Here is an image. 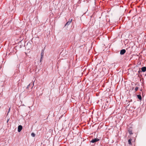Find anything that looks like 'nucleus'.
Segmentation results:
<instances>
[{"label": "nucleus", "instance_id": "7ed1b4c3", "mask_svg": "<svg viewBox=\"0 0 146 146\" xmlns=\"http://www.w3.org/2000/svg\"><path fill=\"white\" fill-rule=\"evenodd\" d=\"M99 139H94L92 140L91 141V142L93 143H94L98 141H99Z\"/></svg>", "mask_w": 146, "mask_h": 146}, {"label": "nucleus", "instance_id": "ddd939ff", "mask_svg": "<svg viewBox=\"0 0 146 146\" xmlns=\"http://www.w3.org/2000/svg\"><path fill=\"white\" fill-rule=\"evenodd\" d=\"M30 84H29V85L27 87V88H28L29 86H30Z\"/></svg>", "mask_w": 146, "mask_h": 146}, {"label": "nucleus", "instance_id": "20e7f679", "mask_svg": "<svg viewBox=\"0 0 146 146\" xmlns=\"http://www.w3.org/2000/svg\"><path fill=\"white\" fill-rule=\"evenodd\" d=\"M44 50H42L41 52V53L40 55L41 56V58L40 59V62H41V60L42 59L43 55H44Z\"/></svg>", "mask_w": 146, "mask_h": 146}, {"label": "nucleus", "instance_id": "9d476101", "mask_svg": "<svg viewBox=\"0 0 146 146\" xmlns=\"http://www.w3.org/2000/svg\"><path fill=\"white\" fill-rule=\"evenodd\" d=\"M129 133L130 134H132V131L131 130H129Z\"/></svg>", "mask_w": 146, "mask_h": 146}, {"label": "nucleus", "instance_id": "f257e3e1", "mask_svg": "<svg viewBox=\"0 0 146 146\" xmlns=\"http://www.w3.org/2000/svg\"><path fill=\"white\" fill-rule=\"evenodd\" d=\"M72 19H70L69 20V21L67 22L66 24L65 25V26H68L69 25L70 23L72 22Z\"/></svg>", "mask_w": 146, "mask_h": 146}, {"label": "nucleus", "instance_id": "f03ea898", "mask_svg": "<svg viewBox=\"0 0 146 146\" xmlns=\"http://www.w3.org/2000/svg\"><path fill=\"white\" fill-rule=\"evenodd\" d=\"M23 129V127L21 125H19L18 127V131L20 132Z\"/></svg>", "mask_w": 146, "mask_h": 146}, {"label": "nucleus", "instance_id": "1a4fd4ad", "mask_svg": "<svg viewBox=\"0 0 146 146\" xmlns=\"http://www.w3.org/2000/svg\"><path fill=\"white\" fill-rule=\"evenodd\" d=\"M31 135L33 137H34L35 136V134L34 133H31Z\"/></svg>", "mask_w": 146, "mask_h": 146}, {"label": "nucleus", "instance_id": "39448f33", "mask_svg": "<svg viewBox=\"0 0 146 146\" xmlns=\"http://www.w3.org/2000/svg\"><path fill=\"white\" fill-rule=\"evenodd\" d=\"M126 52V50L125 49H122L121 50L120 52V54L121 55L123 54Z\"/></svg>", "mask_w": 146, "mask_h": 146}, {"label": "nucleus", "instance_id": "4468645a", "mask_svg": "<svg viewBox=\"0 0 146 146\" xmlns=\"http://www.w3.org/2000/svg\"><path fill=\"white\" fill-rule=\"evenodd\" d=\"M9 121V119L7 120V122Z\"/></svg>", "mask_w": 146, "mask_h": 146}, {"label": "nucleus", "instance_id": "0eeeda50", "mask_svg": "<svg viewBox=\"0 0 146 146\" xmlns=\"http://www.w3.org/2000/svg\"><path fill=\"white\" fill-rule=\"evenodd\" d=\"M132 139H129L128 141V143L129 144V145H131L132 144V143H131V141L132 140Z\"/></svg>", "mask_w": 146, "mask_h": 146}, {"label": "nucleus", "instance_id": "dca6fc26", "mask_svg": "<svg viewBox=\"0 0 146 146\" xmlns=\"http://www.w3.org/2000/svg\"><path fill=\"white\" fill-rule=\"evenodd\" d=\"M8 113H9L8 112L7 113V114H8Z\"/></svg>", "mask_w": 146, "mask_h": 146}, {"label": "nucleus", "instance_id": "423d86ee", "mask_svg": "<svg viewBox=\"0 0 146 146\" xmlns=\"http://www.w3.org/2000/svg\"><path fill=\"white\" fill-rule=\"evenodd\" d=\"M141 70L142 71L144 72H145L146 70V67H143L141 68Z\"/></svg>", "mask_w": 146, "mask_h": 146}, {"label": "nucleus", "instance_id": "9b49d317", "mask_svg": "<svg viewBox=\"0 0 146 146\" xmlns=\"http://www.w3.org/2000/svg\"><path fill=\"white\" fill-rule=\"evenodd\" d=\"M138 89V88L137 87H136L135 89L136 91H137Z\"/></svg>", "mask_w": 146, "mask_h": 146}, {"label": "nucleus", "instance_id": "6e6552de", "mask_svg": "<svg viewBox=\"0 0 146 146\" xmlns=\"http://www.w3.org/2000/svg\"><path fill=\"white\" fill-rule=\"evenodd\" d=\"M138 98L140 100H141V96L140 95H138L137 96Z\"/></svg>", "mask_w": 146, "mask_h": 146}, {"label": "nucleus", "instance_id": "f8f14e48", "mask_svg": "<svg viewBox=\"0 0 146 146\" xmlns=\"http://www.w3.org/2000/svg\"><path fill=\"white\" fill-rule=\"evenodd\" d=\"M10 108H9V111H8V113H9V112L10 111Z\"/></svg>", "mask_w": 146, "mask_h": 146}, {"label": "nucleus", "instance_id": "2eb2a0df", "mask_svg": "<svg viewBox=\"0 0 146 146\" xmlns=\"http://www.w3.org/2000/svg\"><path fill=\"white\" fill-rule=\"evenodd\" d=\"M8 113H9L8 112L7 113V114H8Z\"/></svg>", "mask_w": 146, "mask_h": 146}]
</instances>
